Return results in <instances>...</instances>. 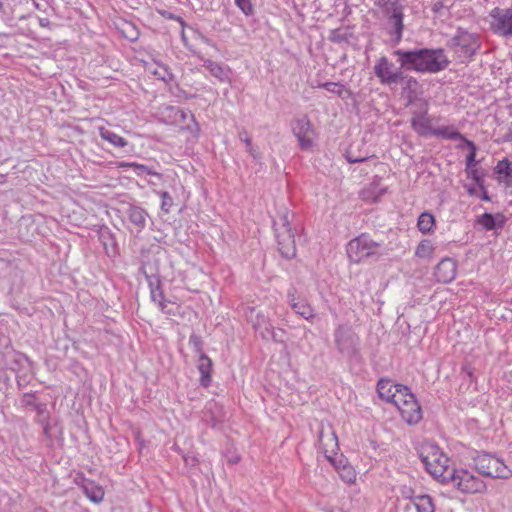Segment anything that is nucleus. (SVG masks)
I'll return each mask as SVG.
<instances>
[{
    "label": "nucleus",
    "instance_id": "nucleus-8",
    "mask_svg": "<svg viewBox=\"0 0 512 512\" xmlns=\"http://www.w3.org/2000/svg\"><path fill=\"white\" fill-rule=\"evenodd\" d=\"M491 31L505 38H512V7H495L489 12Z\"/></svg>",
    "mask_w": 512,
    "mask_h": 512
},
{
    "label": "nucleus",
    "instance_id": "nucleus-12",
    "mask_svg": "<svg viewBox=\"0 0 512 512\" xmlns=\"http://www.w3.org/2000/svg\"><path fill=\"white\" fill-rule=\"evenodd\" d=\"M292 130L298 139L301 149L307 150L312 147L315 131L307 117L296 119L293 123Z\"/></svg>",
    "mask_w": 512,
    "mask_h": 512
},
{
    "label": "nucleus",
    "instance_id": "nucleus-41",
    "mask_svg": "<svg viewBox=\"0 0 512 512\" xmlns=\"http://www.w3.org/2000/svg\"><path fill=\"white\" fill-rule=\"evenodd\" d=\"M468 174L477 182L479 183L481 180V175L477 169L474 167H471V169H467Z\"/></svg>",
    "mask_w": 512,
    "mask_h": 512
},
{
    "label": "nucleus",
    "instance_id": "nucleus-27",
    "mask_svg": "<svg viewBox=\"0 0 512 512\" xmlns=\"http://www.w3.org/2000/svg\"><path fill=\"white\" fill-rule=\"evenodd\" d=\"M99 135L103 140L117 148H124L128 144L125 138L104 127L99 128Z\"/></svg>",
    "mask_w": 512,
    "mask_h": 512
},
{
    "label": "nucleus",
    "instance_id": "nucleus-46",
    "mask_svg": "<svg viewBox=\"0 0 512 512\" xmlns=\"http://www.w3.org/2000/svg\"><path fill=\"white\" fill-rule=\"evenodd\" d=\"M442 7H443L442 1H436L432 6V11L437 13L442 9Z\"/></svg>",
    "mask_w": 512,
    "mask_h": 512
},
{
    "label": "nucleus",
    "instance_id": "nucleus-25",
    "mask_svg": "<svg viewBox=\"0 0 512 512\" xmlns=\"http://www.w3.org/2000/svg\"><path fill=\"white\" fill-rule=\"evenodd\" d=\"M291 309L307 321H312L315 318L314 309L305 299L301 298L296 303H292Z\"/></svg>",
    "mask_w": 512,
    "mask_h": 512
},
{
    "label": "nucleus",
    "instance_id": "nucleus-42",
    "mask_svg": "<svg viewBox=\"0 0 512 512\" xmlns=\"http://www.w3.org/2000/svg\"><path fill=\"white\" fill-rule=\"evenodd\" d=\"M239 137H240V140L246 144V146H250V144H252V140L248 136V133L246 131L240 132Z\"/></svg>",
    "mask_w": 512,
    "mask_h": 512
},
{
    "label": "nucleus",
    "instance_id": "nucleus-18",
    "mask_svg": "<svg viewBox=\"0 0 512 512\" xmlns=\"http://www.w3.org/2000/svg\"><path fill=\"white\" fill-rule=\"evenodd\" d=\"M405 498L409 499L416 512H435L434 500L428 494L407 495Z\"/></svg>",
    "mask_w": 512,
    "mask_h": 512
},
{
    "label": "nucleus",
    "instance_id": "nucleus-50",
    "mask_svg": "<svg viewBox=\"0 0 512 512\" xmlns=\"http://www.w3.org/2000/svg\"><path fill=\"white\" fill-rule=\"evenodd\" d=\"M407 495H414L413 491L411 489L404 490L402 492V496L405 498Z\"/></svg>",
    "mask_w": 512,
    "mask_h": 512
},
{
    "label": "nucleus",
    "instance_id": "nucleus-13",
    "mask_svg": "<svg viewBox=\"0 0 512 512\" xmlns=\"http://www.w3.org/2000/svg\"><path fill=\"white\" fill-rule=\"evenodd\" d=\"M245 317L252 324L256 331H260L263 338H267L271 335L274 338L273 327L269 322V319L255 307H247L245 309Z\"/></svg>",
    "mask_w": 512,
    "mask_h": 512
},
{
    "label": "nucleus",
    "instance_id": "nucleus-53",
    "mask_svg": "<svg viewBox=\"0 0 512 512\" xmlns=\"http://www.w3.org/2000/svg\"><path fill=\"white\" fill-rule=\"evenodd\" d=\"M482 199H483V200H486V201H487V200H489V196H488V194H487V192H486V191L484 192V194H483V196H482Z\"/></svg>",
    "mask_w": 512,
    "mask_h": 512
},
{
    "label": "nucleus",
    "instance_id": "nucleus-2",
    "mask_svg": "<svg viewBox=\"0 0 512 512\" xmlns=\"http://www.w3.org/2000/svg\"><path fill=\"white\" fill-rule=\"evenodd\" d=\"M393 55L397 57V62L405 67V70L420 73H437L444 70L449 64L442 49H397L393 51Z\"/></svg>",
    "mask_w": 512,
    "mask_h": 512
},
{
    "label": "nucleus",
    "instance_id": "nucleus-21",
    "mask_svg": "<svg viewBox=\"0 0 512 512\" xmlns=\"http://www.w3.org/2000/svg\"><path fill=\"white\" fill-rule=\"evenodd\" d=\"M431 135L446 140H459L463 143L465 140H467V138L459 131H457L456 128L452 125L433 128Z\"/></svg>",
    "mask_w": 512,
    "mask_h": 512
},
{
    "label": "nucleus",
    "instance_id": "nucleus-20",
    "mask_svg": "<svg viewBox=\"0 0 512 512\" xmlns=\"http://www.w3.org/2000/svg\"><path fill=\"white\" fill-rule=\"evenodd\" d=\"M204 67L217 78L220 82H228L230 79V69L228 66L222 65L211 59H204Z\"/></svg>",
    "mask_w": 512,
    "mask_h": 512
},
{
    "label": "nucleus",
    "instance_id": "nucleus-11",
    "mask_svg": "<svg viewBox=\"0 0 512 512\" xmlns=\"http://www.w3.org/2000/svg\"><path fill=\"white\" fill-rule=\"evenodd\" d=\"M391 14L387 20V31L392 37L393 44L397 45L402 39L404 29L403 24V7L398 2L391 3Z\"/></svg>",
    "mask_w": 512,
    "mask_h": 512
},
{
    "label": "nucleus",
    "instance_id": "nucleus-49",
    "mask_svg": "<svg viewBox=\"0 0 512 512\" xmlns=\"http://www.w3.org/2000/svg\"><path fill=\"white\" fill-rule=\"evenodd\" d=\"M238 461H239V457L237 455H233L228 458V462L231 464L238 463Z\"/></svg>",
    "mask_w": 512,
    "mask_h": 512
},
{
    "label": "nucleus",
    "instance_id": "nucleus-1",
    "mask_svg": "<svg viewBox=\"0 0 512 512\" xmlns=\"http://www.w3.org/2000/svg\"><path fill=\"white\" fill-rule=\"evenodd\" d=\"M420 458L427 472L444 484H452L459 491L468 494L484 493L486 484L483 480L465 469L456 470L449 465V458L434 444L421 447Z\"/></svg>",
    "mask_w": 512,
    "mask_h": 512
},
{
    "label": "nucleus",
    "instance_id": "nucleus-6",
    "mask_svg": "<svg viewBox=\"0 0 512 512\" xmlns=\"http://www.w3.org/2000/svg\"><path fill=\"white\" fill-rule=\"evenodd\" d=\"M473 461L477 471L485 477L509 479L512 476V470L494 455L478 454Z\"/></svg>",
    "mask_w": 512,
    "mask_h": 512
},
{
    "label": "nucleus",
    "instance_id": "nucleus-14",
    "mask_svg": "<svg viewBox=\"0 0 512 512\" xmlns=\"http://www.w3.org/2000/svg\"><path fill=\"white\" fill-rule=\"evenodd\" d=\"M411 127L420 136L431 135L433 127L431 126V119L428 117L427 103L422 104L421 110L412 113Z\"/></svg>",
    "mask_w": 512,
    "mask_h": 512
},
{
    "label": "nucleus",
    "instance_id": "nucleus-10",
    "mask_svg": "<svg viewBox=\"0 0 512 512\" xmlns=\"http://www.w3.org/2000/svg\"><path fill=\"white\" fill-rule=\"evenodd\" d=\"M338 351L345 356H352L357 351L358 336L348 326L340 325L334 332Z\"/></svg>",
    "mask_w": 512,
    "mask_h": 512
},
{
    "label": "nucleus",
    "instance_id": "nucleus-36",
    "mask_svg": "<svg viewBox=\"0 0 512 512\" xmlns=\"http://www.w3.org/2000/svg\"><path fill=\"white\" fill-rule=\"evenodd\" d=\"M132 166H133V170H134L135 174L138 176L148 174V175L157 176L159 178L161 177L160 173L152 170L150 167H148L146 165L136 163L135 165H132Z\"/></svg>",
    "mask_w": 512,
    "mask_h": 512
},
{
    "label": "nucleus",
    "instance_id": "nucleus-3",
    "mask_svg": "<svg viewBox=\"0 0 512 512\" xmlns=\"http://www.w3.org/2000/svg\"><path fill=\"white\" fill-rule=\"evenodd\" d=\"M273 228L281 255L286 259L296 256L295 233L299 229L295 214L287 208H280L273 220Z\"/></svg>",
    "mask_w": 512,
    "mask_h": 512
},
{
    "label": "nucleus",
    "instance_id": "nucleus-22",
    "mask_svg": "<svg viewBox=\"0 0 512 512\" xmlns=\"http://www.w3.org/2000/svg\"><path fill=\"white\" fill-rule=\"evenodd\" d=\"M477 223L481 225L485 230L490 231L497 227H503L505 218L502 214L493 216L490 213H484L477 218Z\"/></svg>",
    "mask_w": 512,
    "mask_h": 512
},
{
    "label": "nucleus",
    "instance_id": "nucleus-55",
    "mask_svg": "<svg viewBox=\"0 0 512 512\" xmlns=\"http://www.w3.org/2000/svg\"><path fill=\"white\" fill-rule=\"evenodd\" d=\"M169 304H170V302L165 300V310H171L169 308Z\"/></svg>",
    "mask_w": 512,
    "mask_h": 512
},
{
    "label": "nucleus",
    "instance_id": "nucleus-5",
    "mask_svg": "<svg viewBox=\"0 0 512 512\" xmlns=\"http://www.w3.org/2000/svg\"><path fill=\"white\" fill-rule=\"evenodd\" d=\"M448 47L461 62H464L472 58L480 48L479 37L475 33L458 29L456 34L449 40Z\"/></svg>",
    "mask_w": 512,
    "mask_h": 512
},
{
    "label": "nucleus",
    "instance_id": "nucleus-26",
    "mask_svg": "<svg viewBox=\"0 0 512 512\" xmlns=\"http://www.w3.org/2000/svg\"><path fill=\"white\" fill-rule=\"evenodd\" d=\"M317 87L318 88H323V89L327 90L330 93L336 94L337 96H339L342 99H347V98H350L352 96L351 90L346 88L341 83L324 82V83H319L317 85Z\"/></svg>",
    "mask_w": 512,
    "mask_h": 512
},
{
    "label": "nucleus",
    "instance_id": "nucleus-40",
    "mask_svg": "<svg viewBox=\"0 0 512 512\" xmlns=\"http://www.w3.org/2000/svg\"><path fill=\"white\" fill-rule=\"evenodd\" d=\"M342 477L347 481V482H352L354 479H355V475H354V471L351 467H346L344 466L343 467V474H342Z\"/></svg>",
    "mask_w": 512,
    "mask_h": 512
},
{
    "label": "nucleus",
    "instance_id": "nucleus-23",
    "mask_svg": "<svg viewBox=\"0 0 512 512\" xmlns=\"http://www.w3.org/2000/svg\"><path fill=\"white\" fill-rule=\"evenodd\" d=\"M197 368L201 374L200 382L204 387L209 386L211 383V370H212V361L211 359L205 355L201 354L199 357V362Z\"/></svg>",
    "mask_w": 512,
    "mask_h": 512
},
{
    "label": "nucleus",
    "instance_id": "nucleus-57",
    "mask_svg": "<svg viewBox=\"0 0 512 512\" xmlns=\"http://www.w3.org/2000/svg\"><path fill=\"white\" fill-rule=\"evenodd\" d=\"M3 7V3L0 1V10L2 9Z\"/></svg>",
    "mask_w": 512,
    "mask_h": 512
},
{
    "label": "nucleus",
    "instance_id": "nucleus-9",
    "mask_svg": "<svg viewBox=\"0 0 512 512\" xmlns=\"http://www.w3.org/2000/svg\"><path fill=\"white\" fill-rule=\"evenodd\" d=\"M374 74L383 85L398 84L403 78V70L399 64V67H395L394 63L391 62L386 56H381L377 59L374 65Z\"/></svg>",
    "mask_w": 512,
    "mask_h": 512
},
{
    "label": "nucleus",
    "instance_id": "nucleus-45",
    "mask_svg": "<svg viewBox=\"0 0 512 512\" xmlns=\"http://www.w3.org/2000/svg\"><path fill=\"white\" fill-rule=\"evenodd\" d=\"M347 160L349 163H360L366 160V158H354L350 154L347 156Z\"/></svg>",
    "mask_w": 512,
    "mask_h": 512
},
{
    "label": "nucleus",
    "instance_id": "nucleus-48",
    "mask_svg": "<svg viewBox=\"0 0 512 512\" xmlns=\"http://www.w3.org/2000/svg\"><path fill=\"white\" fill-rule=\"evenodd\" d=\"M184 461L186 464H194L197 460L195 457H187V456H184Z\"/></svg>",
    "mask_w": 512,
    "mask_h": 512
},
{
    "label": "nucleus",
    "instance_id": "nucleus-28",
    "mask_svg": "<svg viewBox=\"0 0 512 512\" xmlns=\"http://www.w3.org/2000/svg\"><path fill=\"white\" fill-rule=\"evenodd\" d=\"M417 227L423 234H429L435 227V218L429 212H423L419 215Z\"/></svg>",
    "mask_w": 512,
    "mask_h": 512
},
{
    "label": "nucleus",
    "instance_id": "nucleus-56",
    "mask_svg": "<svg viewBox=\"0 0 512 512\" xmlns=\"http://www.w3.org/2000/svg\"><path fill=\"white\" fill-rule=\"evenodd\" d=\"M4 176L0 174V184L4 183Z\"/></svg>",
    "mask_w": 512,
    "mask_h": 512
},
{
    "label": "nucleus",
    "instance_id": "nucleus-32",
    "mask_svg": "<svg viewBox=\"0 0 512 512\" xmlns=\"http://www.w3.org/2000/svg\"><path fill=\"white\" fill-rule=\"evenodd\" d=\"M376 185L372 183L369 188L362 190L361 197L365 201L377 202L380 197L383 195L384 190H381L379 193H375Z\"/></svg>",
    "mask_w": 512,
    "mask_h": 512
},
{
    "label": "nucleus",
    "instance_id": "nucleus-15",
    "mask_svg": "<svg viewBox=\"0 0 512 512\" xmlns=\"http://www.w3.org/2000/svg\"><path fill=\"white\" fill-rule=\"evenodd\" d=\"M457 273V265L451 258L442 259L436 266L434 276L439 283L452 282Z\"/></svg>",
    "mask_w": 512,
    "mask_h": 512
},
{
    "label": "nucleus",
    "instance_id": "nucleus-17",
    "mask_svg": "<svg viewBox=\"0 0 512 512\" xmlns=\"http://www.w3.org/2000/svg\"><path fill=\"white\" fill-rule=\"evenodd\" d=\"M318 442L325 456L331 459L329 453H333L338 449V438L335 431L330 426H321L318 434Z\"/></svg>",
    "mask_w": 512,
    "mask_h": 512
},
{
    "label": "nucleus",
    "instance_id": "nucleus-44",
    "mask_svg": "<svg viewBox=\"0 0 512 512\" xmlns=\"http://www.w3.org/2000/svg\"><path fill=\"white\" fill-rule=\"evenodd\" d=\"M159 77L165 82L172 80V74L167 72L166 70H164V73L159 74Z\"/></svg>",
    "mask_w": 512,
    "mask_h": 512
},
{
    "label": "nucleus",
    "instance_id": "nucleus-39",
    "mask_svg": "<svg viewBox=\"0 0 512 512\" xmlns=\"http://www.w3.org/2000/svg\"><path fill=\"white\" fill-rule=\"evenodd\" d=\"M301 298L298 297L297 295V290L296 288L294 287H291L288 292H287V300H288V303L290 305V307L292 306V303H296L298 300H300Z\"/></svg>",
    "mask_w": 512,
    "mask_h": 512
},
{
    "label": "nucleus",
    "instance_id": "nucleus-7",
    "mask_svg": "<svg viewBox=\"0 0 512 512\" xmlns=\"http://www.w3.org/2000/svg\"><path fill=\"white\" fill-rule=\"evenodd\" d=\"M394 406L407 424L415 425L422 420L421 406L408 387H403L402 394L397 396Z\"/></svg>",
    "mask_w": 512,
    "mask_h": 512
},
{
    "label": "nucleus",
    "instance_id": "nucleus-4",
    "mask_svg": "<svg viewBox=\"0 0 512 512\" xmlns=\"http://www.w3.org/2000/svg\"><path fill=\"white\" fill-rule=\"evenodd\" d=\"M382 243L374 241L367 233L351 239L347 244V256L353 263H361L373 256H380Z\"/></svg>",
    "mask_w": 512,
    "mask_h": 512
},
{
    "label": "nucleus",
    "instance_id": "nucleus-24",
    "mask_svg": "<svg viewBox=\"0 0 512 512\" xmlns=\"http://www.w3.org/2000/svg\"><path fill=\"white\" fill-rule=\"evenodd\" d=\"M147 217V212L138 206H131L128 209V218L130 222L138 228L139 231L145 228Z\"/></svg>",
    "mask_w": 512,
    "mask_h": 512
},
{
    "label": "nucleus",
    "instance_id": "nucleus-37",
    "mask_svg": "<svg viewBox=\"0 0 512 512\" xmlns=\"http://www.w3.org/2000/svg\"><path fill=\"white\" fill-rule=\"evenodd\" d=\"M189 344L195 352L199 353L200 355L204 354L203 353V342H202L201 336H199L195 333L191 334V336L189 338Z\"/></svg>",
    "mask_w": 512,
    "mask_h": 512
},
{
    "label": "nucleus",
    "instance_id": "nucleus-19",
    "mask_svg": "<svg viewBox=\"0 0 512 512\" xmlns=\"http://www.w3.org/2000/svg\"><path fill=\"white\" fill-rule=\"evenodd\" d=\"M77 484L82 488L83 493L94 503H100L104 498V490L94 481L83 478L81 483Z\"/></svg>",
    "mask_w": 512,
    "mask_h": 512
},
{
    "label": "nucleus",
    "instance_id": "nucleus-52",
    "mask_svg": "<svg viewBox=\"0 0 512 512\" xmlns=\"http://www.w3.org/2000/svg\"><path fill=\"white\" fill-rule=\"evenodd\" d=\"M465 146L466 145L462 141H460V143L457 145V148L458 149H463Z\"/></svg>",
    "mask_w": 512,
    "mask_h": 512
},
{
    "label": "nucleus",
    "instance_id": "nucleus-43",
    "mask_svg": "<svg viewBox=\"0 0 512 512\" xmlns=\"http://www.w3.org/2000/svg\"><path fill=\"white\" fill-rule=\"evenodd\" d=\"M246 151L254 158L257 159L259 157L257 151L254 149L253 145L246 146Z\"/></svg>",
    "mask_w": 512,
    "mask_h": 512
},
{
    "label": "nucleus",
    "instance_id": "nucleus-30",
    "mask_svg": "<svg viewBox=\"0 0 512 512\" xmlns=\"http://www.w3.org/2000/svg\"><path fill=\"white\" fill-rule=\"evenodd\" d=\"M403 85V91L404 92H408L409 93V101L411 102V98H412V95L411 94H416L417 92V89L419 87V83L418 81L416 80V78L412 77V76H408V75H405L403 73V78H401V81L399 82Z\"/></svg>",
    "mask_w": 512,
    "mask_h": 512
},
{
    "label": "nucleus",
    "instance_id": "nucleus-16",
    "mask_svg": "<svg viewBox=\"0 0 512 512\" xmlns=\"http://www.w3.org/2000/svg\"><path fill=\"white\" fill-rule=\"evenodd\" d=\"M404 385L394 384L389 379H380L377 383V392L382 400L395 404L397 396L402 394Z\"/></svg>",
    "mask_w": 512,
    "mask_h": 512
},
{
    "label": "nucleus",
    "instance_id": "nucleus-34",
    "mask_svg": "<svg viewBox=\"0 0 512 512\" xmlns=\"http://www.w3.org/2000/svg\"><path fill=\"white\" fill-rule=\"evenodd\" d=\"M464 144L466 145V147H468L470 149V153L466 157V167H467V169H471V167L475 166V157H476L477 147L474 144V142H472L468 139L465 140Z\"/></svg>",
    "mask_w": 512,
    "mask_h": 512
},
{
    "label": "nucleus",
    "instance_id": "nucleus-29",
    "mask_svg": "<svg viewBox=\"0 0 512 512\" xmlns=\"http://www.w3.org/2000/svg\"><path fill=\"white\" fill-rule=\"evenodd\" d=\"M150 286H151L152 301L155 303H158V306L163 313L168 314V315L173 314V311L165 310V298H164V294H163V291L161 290L160 286L156 285L154 287L152 284H150Z\"/></svg>",
    "mask_w": 512,
    "mask_h": 512
},
{
    "label": "nucleus",
    "instance_id": "nucleus-31",
    "mask_svg": "<svg viewBox=\"0 0 512 512\" xmlns=\"http://www.w3.org/2000/svg\"><path fill=\"white\" fill-rule=\"evenodd\" d=\"M434 252V247L429 240L421 241L416 247L415 255L419 258H431Z\"/></svg>",
    "mask_w": 512,
    "mask_h": 512
},
{
    "label": "nucleus",
    "instance_id": "nucleus-38",
    "mask_svg": "<svg viewBox=\"0 0 512 512\" xmlns=\"http://www.w3.org/2000/svg\"><path fill=\"white\" fill-rule=\"evenodd\" d=\"M159 196L162 199L161 209L164 212L168 213L170 211L171 207L173 206V199H172V197L170 196V194L167 191L159 192Z\"/></svg>",
    "mask_w": 512,
    "mask_h": 512
},
{
    "label": "nucleus",
    "instance_id": "nucleus-54",
    "mask_svg": "<svg viewBox=\"0 0 512 512\" xmlns=\"http://www.w3.org/2000/svg\"><path fill=\"white\" fill-rule=\"evenodd\" d=\"M336 34H337V32L333 31L332 37H331L332 40H338V38H336Z\"/></svg>",
    "mask_w": 512,
    "mask_h": 512
},
{
    "label": "nucleus",
    "instance_id": "nucleus-33",
    "mask_svg": "<svg viewBox=\"0 0 512 512\" xmlns=\"http://www.w3.org/2000/svg\"><path fill=\"white\" fill-rule=\"evenodd\" d=\"M496 173L512 179V164L509 160L503 159L497 163Z\"/></svg>",
    "mask_w": 512,
    "mask_h": 512
},
{
    "label": "nucleus",
    "instance_id": "nucleus-35",
    "mask_svg": "<svg viewBox=\"0 0 512 512\" xmlns=\"http://www.w3.org/2000/svg\"><path fill=\"white\" fill-rule=\"evenodd\" d=\"M235 5L246 15L251 16L254 13V7L251 0H235Z\"/></svg>",
    "mask_w": 512,
    "mask_h": 512
},
{
    "label": "nucleus",
    "instance_id": "nucleus-51",
    "mask_svg": "<svg viewBox=\"0 0 512 512\" xmlns=\"http://www.w3.org/2000/svg\"><path fill=\"white\" fill-rule=\"evenodd\" d=\"M463 371H464V372H466V373H467V375H468L469 377H471V376H472V370H471V368H469V367H464V368H463Z\"/></svg>",
    "mask_w": 512,
    "mask_h": 512
},
{
    "label": "nucleus",
    "instance_id": "nucleus-47",
    "mask_svg": "<svg viewBox=\"0 0 512 512\" xmlns=\"http://www.w3.org/2000/svg\"><path fill=\"white\" fill-rule=\"evenodd\" d=\"M136 162H121L119 163V168H132L133 169V166L132 165H135Z\"/></svg>",
    "mask_w": 512,
    "mask_h": 512
}]
</instances>
